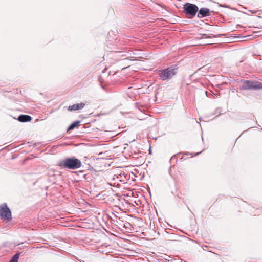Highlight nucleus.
<instances>
[{"label":"nucleus","instance_id":"obj_11","mask_svg":"<svg viewBox=\"0 0 262 262\" xmlns=\"http://www.w3.org/2000/svg\"><path fill=\"white\" fill-rule=\"evenodd\" d=\"M203 36H204V38H207V37H208L207 36V35H205V34H204V35H203Z\"/></svg>","mask_w":262,"mask_h":262},{"label":"nucleus","instance_id":"obj_2","mask_svg":"<svg viewBox=\"0 0 262 262\" xmlns=\"http://www.w3.org/2000/svg\"><path fill=\"white\" fill-rule=\"evenodd\" d=\"M241 83L242 85L240 86L239 89L241 91L262 89V83L259 81L242 80Z\"/></svg>","mask_w":262,"mask_h":262},{"label":"nucleus","instance_id":"obj_1","mask_svg":"<svg viewBox=\"0 0 262 262\" xmlns=\"http://www.w3.org/2000/svg\"><path fill=\"white\" fill-rule=\"evenodd\" d=\"M59 166L64 168L74 170L81 167L82 163L81 161L77 158H68L60 162Z\"/></svg>","mask_w":262,"mask_h":262},{"label":"nucleus","instance_id":"obj_8","mask_svg":"<svg viewBox=\"0 0 262 262\" xmlns=\"http://www.w3.org/2000/svg\"><path fill=\"white\" fill-rule=\"evenodd\" d=\"M18 120L21 122H28L32 120V117L27 115H21L18 117Z\"/></svg>","mask_w":262,"mask_h":262},{"label":"nucleus","instance_id":"obj_6","mask_svg":"<svg viewBox=\"0 0 262 262\" xmlns=\"http://www.w3.org/2000/svg\"><path fill=\"white\" fill-rule=\"evenodd\" d=\"M210 10L206 8H201L198 12V17L199 18H202L205 16H209L210 15Z\"/></svg>","mask_w":262,"mask_h":262},{"label":"nucleus","instance_id":"obj_5","mask_svg":"<svg viewBox=\"0 0 262 262\" xmlns=\"http://www.w3.org/2000/svg\"><path fill=\"white\" fill-rule=\"evenodd\" d=\"M175 74L176 72L174 69L170 68L162 70L160 71L159 72V77L162 80H165L166 79H170Z\"/></svg>","mask_w":262,"mask_h":262},{"label":"nucleus","instance_id":"obj_7","mask_svg":"<svg viewBox=\"0 0 262 262\" xmlns=\"http://www.w3.org/2000/svg\"><path fill=\"white\" fill-rule=\"evenodd\" d=\"M85 104L83 102H81L79 103H77L73 104V105L69 106L68 107V110L72 111H77L81 110L85 106Z\"/></svg>","mask_w":262,"mask_h":262},{"label":"nucleus","instance_id":"obj_9","mask_svg":"<svg viewBox=\"0 0 262 262\" xmlns=\"http://www.w3.org/2000/svg\"><path fill=\"white\" fill-rule=\"evenodd\" d=\"M80 124V121H77L73 122L68 127V130L73 129L74 128L78 126Z\"/></svg>","mask_w":262,"mask_h":262},{"label":"nucleus","instance_id":"obj_10","mask_svg":"<svg viewBox=\"0 0 262 262\" xmlns=\"http://www.w3.org/2000/svg\"><path fill=\"white\" fill-rule=\"evenodd\" d=\"M19 253L15 254L10 260V262H18V260L19 257Z\"/></svg>","mask_w":262,"mask_h":262},{"label":"nucleus","instance_id":"obj_4","mask_svg":"<svg viewBox=\"0 0 262 262\" xmlns=\"http://www.w3.org/2000/svg\"><path fill=\"white\" fill-rule=\"evenodd\" d=\"M0 216L4 220H10L12 218L11 212L5 203L0 205Z\"/></svg>","mask_w":262,"mask_h":262},{"label":"nucleus","instance_id":"obj_3","mask_svg":"<svg viewBox=\"0 0 262 262\" xmlns=\"http://www.w3.org/2000/svg\"><path fill=\"white\" fill-rule=\"evenodd\" d=\"M183 9L184 12L187 15L189 16V18L194 17L199 10L196 5L191 3L185 4L184 5Z\"/></svg>","mask_w":262,"mask_h":262}]
</instances>
